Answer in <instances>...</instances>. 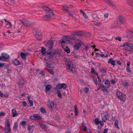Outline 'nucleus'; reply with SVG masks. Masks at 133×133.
<instances>
[{"mask_svg":"<svg viewBox=\"0 0 133 133\" xmlns=\"http://www.w3.org/2000/svg\"><path fill=\"white\" fill-rule=\"evenodd\" d=\"M48 50L46 52V55L48 56V58L50 60L54 59L56 54V51H53V47H47Z\"/></svg>","mask_w":133,"mask_h":133,"instance_id":"1","label":"nucleus"},{"mask_svg":"<svg viewBox=\"0 0 133 133\" xmlns=\"http://www.w3.org/2000/svg\"><path fill=\"white\" fill-rule=\"evenodd\" d=\"M42 8L46 12V14L45 16V17L49 18L54 14L53 12L50 8L46 7L44 5H42Z\"/></svg>","mask_w":133,"mask_h":133,"instance_id":"2","label":"nucleus"},{"mask_svg":"<svg viewBox=\"0 0 133 133\" xmlns=\"http://www.w3.org/2000/svg\"><path fill=\"white\" fill-rule=\"evenodd\" d=\"M65 64L69 68L68 69V72L71 71L72 72H73L74 70L73 69H74V68L72 66H71V64H72L71 62L69 59H66L65 61Z\"/></svg>","mask_w":133,"mask_h":133,"instance_id":"3","label":"nucleus"},{"mask_svg":"<svg viewBox=\"0 0 133 133\" xmlns=\"http://www.w3.org/2000/svg\"><path fill=\"white\" fill-rule=\"evenodd\" d=\"M116 95L118 98L120 100L124 101L126 99L125 95L122 92L118 91L117 92Z\"/></svg>","mask_w":133,"mask_h":133,"instance_id":"4","label":"nucleus"},{"mask_svg":"<svg viewBox=\"0 0 133 133\" xmlns=\"http://www.w3.org/2000/svg\"><path fill=\"white\" fill-rule=\"evenodd\" d=\"M10 124L9 121L8 120H7L5 123V129L4 131L7 133H9L11 129L10 128Z\"/></svg>","mask_w":133,"mask_h":133,"instance_id":"5","label":"nucleus"},{"mask_svg":"<svg viewBox=\"0 0 133 133\" xmlns=\"http://www.w3.org/2000/svg\"><path fill=\"white\" fill-rule=\"evenodd\" d=\"M30 118L32 120H39L42 119V117L38 114H34L32 116H30Z\"/></svg>","mask_w":133,"mask_h":133,"instance_id":"6","label":"nucleus"},{"mask_svg":"<svg viewBox=\"0 0 133 133\" xmlns=\"http://www.w3.org/2000/svg\"><path fill=\"white\" fill-rule=\"evenodd\" d=\"M21 21L22 24L26 27L32 25L31 23L27 19H24L21 20Z\"/></svg>","mask_w":133,"mask_h":133,"instance_id":"7","label":"nucleus"},{"mask_svg":"<svg viewBox=\"0 0 133 133\" xmlns=\"http://www.w3.org/2000/svg\"><path fill=\"white\" fill-rule=\"evenodd\" d=\"M115 21L118 25H120L124 22V18L120 16L118 19H116Z\"/></svg>","mask_w":133,"mask_h":133,"instance_id":"8","label":"nucleus"},{"mask_svg":"<svg viewBox=\"0 0 133 133\" xmlns=\"http://www.w3.org/2000/svg\"><path fill=\"white\" fill-rule=\"evenodd\" d=\"M126 46L130 47V48H132L133 47V44H132L129 41L124 42L122 46L125 47Z\"/></svg>","mask_w":133,"mask_h":133,"instance_id":"9","label":"nucleus"},{"mask_svg":"<svg viewBox=\"0 0 133 133\" xmlns=\"http://www.w3.org/2000/svg\"><path fill=\"white\" fill-rule=\"evenodd\" d=\"M99 88L98 89V90H99V88H101L102 89V91H107V93H109V92L107 90V89L106 88V87L102 83L100 84H99Z\"/></svg>","mask_w":133,"mask_h":133,"instance_id":"10","label":"nucleus"},{"mask_svg":"<svg viewBox=\"0 0 133 133\" xmlns=\"http://www.w3.org/2000/svg\"><path fill=\"white\" fill-rule=\"evenodd\" d=\"M85 34L84 32L81 31L75 32L73 33L74 35H79L81 36H83Z\"/></svg>","mask_w":133,"mask_h":133,"instance_id":"11","label":"nucleus"},{"mask_svg":"<svg viewBox=\"0 0 133 133\" xmlns=\"http://www.w3.org/2000/svg\"><path fill=\"white\" fill-rule=\"evenodd\" d=\"M48 105L51 109L53 110L54 109V102L53 101H51L48 102Z\"/></svg>","mask_w":133,"mask_h":133,"instance_id":"12","label":"nucleus"},{"mask_svg":"<svg viewBox=\"0 0 133 133\" xmlns=\"http://www.w3.org/2000/svg\"><path fill=\"white\" fill-rule=\"evenodd\" d=\"M11 116L13 117H15L18 115V114L16 112V110L15 109H13L11 110Z\"/></svg>","mask_w":133,"mask_h":133,"instance_id":"13","label":"nucleus"},{"mask_svg":"<svg viewBox=\"0 0 133 133\" xmlns=\"http://www.w3.org/2000/svg\"><path fill=\"white\" fill-rule=\"evenodd\" d=\"M81 46V44L80 43H76L74 45V48L76 50H78Z\"/></svg>","mask_w":133,"mask_h":133,"instance_id":"14","label":"nucleus"},{"mask_svg":"<svg viewBox=\"0 0 133 133\" xmlns=\"http://www.w3.org/2000/svg\"><path fill=\"white\" fill-rule=\"evenodd\" d=\"M72 6V5H68V6H66L65 5V6H63V10H64L65 11H66L68 13H70V12L69 10H68V8H69L70 6ZM70 14L71 15V14L70 13Z\"/></svg>","mask_w":133,"mask_h":133,"instance_id":"15","label":"nucleus"},{"mask_svg":"<svg viewBox=\"0 0 133 133\" xmlns=\"http://www.w3.org/2000/svg\"><path fill=\"white\" fill-rule=\"evenodd\" d=\"M1 55L2 56V58H3V59L5 60L8 58L9 57V56L8 54L4 53L1 54Z\"/></svg>","mask_w":133,"mask_h":133,"instance_id":"16","label":"nucleus"},{"mask_svg":"<svg viewBox=\"0 0 133 133\" xmlns=\"http://www.w3.org/2000/svg\"><path fill=\"white\" fill-rule=\"evenodd\" d=\"M54 42L53 41H50L48 42L46 44V47H53Z\"/></svg>","mask_w":133,"mask_h":133,"instance_id":"17","label":"nucleus"},{"mask_svg":"<svg viewBox=\"0 0 133 133\" xmlns=\"http://www.w3.org/2000/svg\"><path fill=\"white\" fill-rule=\"evenodd\" d=\"M24 82L23 79L22 78L19 79V81L18 82V84L19 85L23 86Z\"/></svg>","mask_w":133,"mask_h":133,"instance_id":"18","label":"nucleus"},{"mask_svg":"<svg viewBox=\"0 0 133 133\" xmlns=\"http://www.w3.org/2000/svg\"><path fill=\"white\" fill-rule=\"evenodd\" d=\"M51 85L49 84L45 85V91L46 92L49 91L51 89Z\"/></svg>","mask_w":133,"mask_h":133,"instance_id":"19","label":"nucleus"},{"mask_svg":"<svg viewBox=\"0 0 133 133\" xmlns=\"http://www.w3.org/2000/svg\"><path fill=\"white\" fill-rule=\"evenodd\" d=\"M44 60L46 62L47 66L48 67V68H50V65L51 64L50 61L47 59H44Z\"/></svg>","mask_w":133,"mask_h":133,"instance_id":"20","label":"nucleus"},{"mask_svg":"<svg viewBox=\"0 0 133 133\" xmlns=\"http://www.w3.org/2000/svg\"><path fill=\"white\" fill-rule=\"evenodd\" d=\"M104 83L105 85L107 86V88H109L110 85V82L109 80H106L105 81Z\"/></svg>","mask_w":133,"mask_h":133,"instance_id":"21","label":"nucleus"},{"mask_svg":"<svg viewBox=\"0 0 133 133\" xmlns=\"http://www.w3.org/2000/svg\"><path fill=\"white\" fill-rule=\"evenodd\" d=\"M42 33L41 32H37L35 33V36L37 39H39V38H38L39 37H41L42 36Z\"/></svg>","mask_w":133,"mask_h":133,"instance_id":"22","label":"nucleus"},{"mask_svg":"<svg viewBox=\"0 0 133 133\" xmlns=\"http://www.w3.org/2000/svg\"><path fill=\"white\" fill-rule=\"evenodd\" d=\"M18 127V124L17 122H16L15 123L13 127V130L16 131L17 130V128Z\"/></svg>","mask_w":133,"mask_h":133,"instance_id":"23","label":"nucleus"},{"mask_svg":"<svg viewBox=\"0 0 133 133\" xmlns=\"http://www.w3.org/2000/svg\"><path fill=\"white\" fill-rule=\"evenodd\" d=\"M42 49L41 50L42 55H46V51H45V49L43 47H41Z\"/></svg>","mask_w":133,"mask_h":133,"instance_id":"24","label":"nucleus"},{"mask_svg":"<svg viewBox=\"0 0 133 133\" xmlns=\"http://www.w3.org/2000/svg\"><path fill=\"white\" fill-rule=\"evenodd\" d=\"M108 63H111L112 65H115V61L113 60V59L112 58H110L108 61Z\"/></svg>","mask_w":133,"mask_h":133,"instance_id":"25","label":"nucleus"},{"mask_svg":"<svg viewBox=\"0 0 133 133\" xmlns=\"http://www.w3.org/2000/svg\"><path fill=\"white\" fill-rule=\"evenodd\" d=\"M79 11L83 14V16L85 18H88V16L85 13L84 11L82 9H80L79 10Z\"/></svg>","mask_w":133,"mask_h":133,"instance_id":"26","label":"nucleus"},{"mask_svg":"<svg viewBox=\"0 0 133 133\" xmlns=\"http://www.w3.org/2000/svg\"><path fill=\"white\" fill-rule=\"evenodd\" d=\"M12 62L14 64L16 65H17L19 64V61L16 59L13 60Z\"/></svg>","mask_w":133,"mask_h":133,"instance_id":"27","label":"nucleus"},{"mask_svg":"<svg viewBox=\"0 0 133 133\" xmlns=\"http://www.w3.org/2000/svg\"><path fill=\"white\" fill-rule=\"evenodd\" d=\"M118 25L116 23V21H115L112 24L111 27L112 28H116Z\"/></svg>","mask_w":133,"mask_h":133,"instance_id":"28","label":"nucleus"},{"mask_svg":"<svg viewBox=\"0 0 133 133\" xmlns=\"http://www.w3.org/2000/svg\"><path fill=\"white\" fill-rule=\"evenodd\" d=\"M123 85L125 87H127L129 85V84L126 80H125L124 82L123 83Z\"/></svg>","mask_w":133,"mask_h":133,"instance_id":"29","label":"nucleus"},{"mask_svg":"<svg viewBox=\"0 0 133 133\" xmlns=\"http://www.w3.org/2000/svg\"><path fill=\"white\" fill-rule=\"evenodd\" d=\"M92 22H94V25L97 26H101L102 25V24L101 23L99 22H96L95 21H92Z\"/></svg>","mask_w":133,"mask_h":133,"instance_id":"30","label":"nucleus"},{"mask_svg":"<svg viewBox=\"0 0 133 133\" xmlns=\"http://www.w3.org/2000/svg\"><path fill=\"white\" fill-rule=\"evenodd\" d=\"M99 70L102 73H106L107 72L106 69L103 68H100L99 69Z\"/></svg>","mask_w":133,"mask_h":133,"instance_id":"31","label":"nucleus"},{"mask_svg":"<svg viewBox=\"0 0 133 133\" xmlns=\"http://www.w3.org/2000/svg\"><path fill=\"white\" fill-rule=\"evenodd\" d=\"M97 15L95 14H93L92 15V17L93 18V19L94 20L97 19L99 18V17H97Z\"/></svg>","mask_w":133,"mask_h":133,"instance_id":"32","label":"nucleus"},{"mask_svg":"<svg viewBox=\"0 0 133 133\" xmlns=\"http://www.w3.org/2000/svg\"><path fill=\"white\" fill-rule=\"evenodd\" d=\"M66 38H67L68 39H71V40H75L76 39V37L74 36H67L65 37Z\"/></svg>","mask_w":133,"mask_h":133,"instance_id":"33","label":"nucleus"},{"mask_svg":"<svg viewBox=\"0 0 133 133\" xmlns=\"http://www.w3.org/2000/svg\"><path fill=\"white\" fill-rule=\"evenodd\" d=\"M61 84L62 89L63 88L64 89H65L67 87V85L65 83H63Z\"/></svg>","mask_w":133,"mask_h":133,"instance_id":"34","label":"nucleus"},{"mask_svg":"<svg viewBox=\"0 0 133 133\" xmlns=\"http://www.w3.org/2000/svg\"><path fill=\"white\" fill-rule=\"evenodd\" d=\"M118 121L117 119H116L115 120V127L118 129H119V127L118 125Z\"/></svg>","mask_w":133,"mask_h":133,"instance_id":"35","label":"nucleus"},{"mask_svg":"<svg viewBox=\"0 0 133 133\" xmlns=\"http://www.w3.org/2000/svg\"><path fill=\"white\" fill-rule=\"evenodd\" d=\"M20 55L21 57L23 59H25L26 58V55H25V54L23 52H21L20 54Z\"/></svg>","mask_w":133,"mask_h":133,"instance_id":"36","label":"nucleus"},{"mask_svg":"<svg viewBox=\"0 0 133 133\" xmlns=\"http://www.w3.org/2000/svg\"><path fill=\"white\" fill-rule=\"evenodd\" d=\"M40 112L42 113H46V112L45 109L43 108H41L40 109Z\"/></svg>","mask_w":133,"mask_h":133,"instance_id":"37","label":"nucleus"},{"mask_svg":"<svg viewBox=\"0 0 133 133\" xmlns=\"http://www.w3.org/2000/svg\"><path fill=\"white\" fill-rule=\"evenodd\" d=\"M105 2L110 6L112 5V1L110 0H105Z\"/></svg>","mask_w":133,"mask_h":133,"instance_id":"38","label":"nucleus"},{"mask_svg":"<svg viewBox=\"0 0 133 133\" xmlns=\"http://www.w3.org/2000/svg\"><path fill=\"white\" fill-rule=\"evenodd\" d=\"M26 124V122L25 121H21L19 123L20 125L24 126Z\"/></svg>","mask_w":133,"mask_h":133,"instance_id":"39","label":"nucleus"},{"mask_svg":"<svg viewBox=\"0 0 133 133\" xmlns=\"http://www.w3.org/2000/svg\"><path fill=\"white\" fill-rule=\"evenodd\" d=\"M40 127L43 130H45L47 129V127L46 125L43 124H41L40 125Z\"/></svg>","mask_w":133,"mask_h":133,"instance_id":"40","label":"nucleus"},{"mask_svg":"<svg viewBox=\"0 0 133 133\" xmlns=\"http://www.w3.org/2000/svg\"><path fill=\"white\" fill-rule=\"evenodd\" d=\"M95 122L96 124L98 125L99 123V119L98 118H96L95 119Z\"/></svg>","mask_w":133,"mask_h":133,"instance_id":"41","label":"nucleus"},{"mask_svg":"<svg viewBox=\"0 0 133 133\" xmlns=\"http://www.w3.org/2000/svg\"><path fill=\"white\" fill-rule=\"evenodd\" d=\"M78 109L77 107L75 106L74 107V111L75 113V115L76 116H77L78 114Z\"/></svg>","mask_w":133,"mask_h":133,"instance_id":"42","label":"nucleus"},{"mask_svg":"<svg viewBox=\"0 0 133 133\" xmlns=\"http://www.w3.org/2000/svg\"><path fill=\"white\" fill-rule=\"evenodd\" d=\"M65 51L67 53H69L70 52V50L68 47L66 46L64 49Z\"/></svg>","mask_w":133,"mask_h":133,"instance_id":"43","label":"nucleus"},{"mask_svg":"<svg viewBox=\"0 0 133 133\" xmlns=\"http://www.w3.org/2000/svg\"><path fill=\"white\" fill-rule=\"evenodd\" d=\"M57 94L58 96L60 98L62 97V95L60 91L59 90H58L57 91Z\"/></svg>","mask_w":133,"mask_h":133,"instance_id":"44","label":"nucleus"},{"mask_svg":"<svg viewBox=\"0 0 133 133\" xmlns=\"http://www.w3.org/2000/svg\"><path fill=\"white\" fill-rule=\"evenodd\" d=\"M48 72L52 75H53L54 74V72L52 68L48 69Z\"/></svg>","mask_w":133,"mask_h":133,"instance_id":"45","label":"nucleus"},{"mask_svg":"<svg viewBox=\"0 0 133 133\" xmlns=\"http://www.w3.org/2000/svg\"><path fill=\"white\" fill-rule=\"evenodd\" d=\"M126 71L128 73L133 74V72H132V71L130 70V68L129 67H127L126 69Z\"/></svg>","mask_w":133,"mask_h":133,"instance_id":"46","label":"nucleus"},{"mask_svg":"<svg viewBox=\"0 0 133 133\" xmlns=\"http://www.w3.org/2000/svg\"><path fill=\"white\" fill-rule=\"evenodd\" d=\"M109 114L107 113L105 115H104V117L107 120H108L109 119Z\"/></svg>","mask_w":133,"mask_h":133,"instance_id":"47","label":"nucleus"},{"mask_svg":"<svg viewBox=\"0 0 133 133\" xmlns=\"http://www.w3.org/2000/svg\"><path fill=\"white\" fill-rule=\"evenodd\" d=\"M21 103H23L22 105H23L24 107H25L27 106V104L26 102L25 101H23L21 102Z\"/></svg>","mask_w":133,"mask_h":133,"instance_id":"48","label":"nucleus"},{"mask_svg":"<svg viewBox=\"0 0 133 133\" xmlns=\"http://www.w3.org/2000/svg\"><path fill=\"white\" fill-rule=\"evenodd\" d=\"M110 6L115 10H117V8L116 6L113 5L112 4Z\"/></svg>","mask_w":133,"mask_h":133,"instance_id":"49","label":"nucleus"},{"mask_svg":"<svg viewBox=\"0 0 133 133\" xmlns=\"http://www.w3.org/2000/svg\"><path fill=\"white\" fill-rule=\"evenodd\" d=\"M82 127H83L82 130L84 131H86L88 129H87L86 126H83Z\"/></svg>","mask_w":133,"mask_h":133,"instance_id":"50","label":"nucleus"},{"mask_svg":"<svg viewBox=\"0 0 133 133\" xmlns=\"http://www.w3.org/2000/svg\"><path fill=\"white\" fill-rule=\"evenodd\" d=\"M93 79L95 83L97 86V84H98L99 85V84L98 83L97 79Z\"/></svg>","mask_w":133,"mask_h":133,"instance_id":"51","label":"nucleus"},{"mask_svg":"<svg viewBox=\"0 0 133 133\" xmlns=\"http://www.w3.org/2000/svg\"><path fill=\"white\" fill-rule=\"evenodd\" d=\"M84 91L86 92H88L89 90V89L88 88L86 87V88H84Z\"/></svg>","mask_w":133,"mask_h":133,"instance_id":"52","label":"nucleus"},{"mask_svg":"<svg viewBox=\"0 0 133 133\" xmlns=\"http://www.w3.org/2000/svg\"><path fill=\"white\" fill-rule=\"evenodd\" d=\"M100 56L102 58H107L108 57V56L107 55L105 56V55L103 54H100Z\"/></svg>","mask_w":133,"mask_h":133,"instance_id":"53","label":"nucleus"},{"mask_svg":"<svg viewBox=\"0 0 133 133\" xmlns=\"http://www.w3.org/2000/svg\"><path fill=\"white\" fill-rule=\"evenodd\" d=\"M115 39L116 40H118L120 42L121 41V38L120 37H116Z\"/></svg>","mask_w":133,"mask_h":133,"instance_id":"54","label":"nucleus"},{"mask_svg":"<svg viewBox=\"0 0 133 133\" xmlns=\"http://www.w3.org/2000/svg\"><path fill=\"white\" fill-rule=\"evenodd\" d=\"M29 103L30 104V107H31L33 106V102L32 100H29Z\"/></svg>","mask_w":133,"mask_h":133,"instance_id":"55","label":"nucleus"},{"mask_svg":"<svg viewBox=\"0 0 133 133\" xmlns=\"http://www.w3.org/2000/svg\"><path fill=\"white\" fill-rule=\"evenodd\" d=\"M111 84H114L116 83L115 80L114 79H112L111 80Z\"/></svg>","mask_w":133,"mask_h":133,"instance_id":"56","label":"nucleus"},{"mask_svg":"<svg viewBox=\"0 0 133 133\" xmlns=\"http://www.w3.org/2000/svg\"><path fill=\"white\" fill-rule=\"evenodd\" d=\"M5 115V113L4 112H0V116H4Z\"/></svg>","mask_w":133,"mask_h":133,"instance_id":"57","label":"nucleus"},{"mask_svg":"<svg viewBox=\"0 0 133 133\" xmlns=\"http://www.w3.org/2000/svg\"><path fill=\"white\" fill-rule=\"evenodd\" d=\"M127 2L130 5H132L131 4L132 3V2L130 0H128Z\"/></svg>","mask_w":133,"mask_h":133,"instance_id":"58","label":"nucleus"},{"mask_svg":"<svg viewBox=\"0 0 133 133\" xmlns=\"http://www.w3.org/2000/svg\"><path fill=\"white\" fill-rule=\"evenodd\" d=\"M61 84H58L57 85L59 89H62Z\"/></svg>","mask_w":133,"mask_h":133,"instance_id":"59","label":"nucleus"},{"mask_svg":"<svg viewBox=\"0 0 133 133\" xmlns=\"http://www.w3.org/2000/svg\"><path fill=\"white\" fill-rule=\"evenodd\" d=\"M108 130V128H105L103 130V133H107Z\"/></svg>","mask_w":133,"mask_h":133,"instance_id":"60","label":"nucleus"},{"mask_svg":"<svg viewBox=\"0 0 133 133\" xmlns=\"http://www.w3.org/2000/svg\"><path fill=\"white\" fill-rule=\"evenodd\" d=\"M9 95L7 94H4L3 97H9Z\"/></svg>","mask_w":133,"mask_h":133,"instance_id":"61","label":"nucleus"},{"mask_svg":"<svg viewBox=\"0 0 133 133\" xmlns=\"http://www.w3.org/2000/svg\"><path fill=\"white\" fill-rule=\"evenodd\" d=\"M59 42L61 43H65L66 42V41H65L63 39H61L59 41Z\"/></svg>","mask_w":133,"mask_h":133,"instance_id":"62","label":"nucleus"},{"mask_svg":"<svg viewBox=\"0 0 133 133\" xmlns=\"http://www.w3.org/2000/svg\"><path fill=\"white\" fill-rule=\"evenodd\" d=\"M31 130L30 126V125H29L27 128V130L29 131H30Z\"/></svg>","mask_w":133,"mask_h":133,"instance_id":"63","label":"nucleus"},{"mask_svg":"<svg viewBox=\"0 0 133 133\" xmlns=\"http://www.w3.org/2000/svg\"><path fill=\"white\" fill-rule=\"evenodd\" d=\"M7 25H10V26L11 27L12 26V24L9 21H8L7 22Z\"/></svg>","mask_w":133,"mask_h":133,"instance_id":"64","label":"nucleus"}]
</instances>
